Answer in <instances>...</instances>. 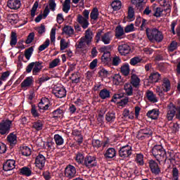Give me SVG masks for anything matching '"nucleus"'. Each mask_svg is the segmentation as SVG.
<instances>
[{"label": "nucleus", "instance_id": "54", "mask_svg": "<svg viewBox=\"0 0 180 180\" xmlns=\"http://www.w3.org/2000/svg\"><path fill=\"white\" fill-rule=\"evenodd\" d=\"M139 63H141V59L139 56H135L130 59L129 64L131 65H137Z\"/></svg>", "mask_w": 180, "mask_h": 180}, {"label": "nucleus", "instance_id": "64", "mask_svg": "<svg viewBox=\"0 0 180 180\" xmlns=\"http://www.w3.org/2000/svg\"><path fill=\"white\" fill-rule=\"evenodd\" d=\"M42 176H44L45 180L51 179V174H50V172H49V171L44 172L42 174Z\"/></svg>", "mask_w": 180, "mask_h": 180}, {"label": "nucleus", "instance_id": "50", "mask_svg": "<svg viewBox=\"0 0 180 180\" xmlns=\"http://www.w3.org/2000/svg\"><path fill=\"white\" fill-rule=\"evenodd\" d=\"M146 0H131L133 5H136L137 8H143V5L146 4Z\"/></svg>", "mask_w": 180, "mask_h": 180}, {"label": "nucleus", "instance_id": "26", "mask_svg": "<svg viewBox=\"0 0 180 180\" xmlns=\"http://www.w3.org/2000/svg\"><path fill=\"white\" fill-rule=\"evenodd\" d=\"M146 98L149 102H153V103H157L158 102V99H157V96L154 94V92L150 90L146 92Z\"/></svg>", "mask_w": 180, "mask_h": 180}, {"label": "nucleus", "instance_id": "52", "mask_svg": "<svg viewBox=\"0 0 180 180\" xmlns=\"http://www.w3.org/2000/svg\"><path fill=\"white\" fill-rule=\"evenodd\" d=\"M172 180H179V170L176 167H174L172 169Z\"/></svg>", "mask_w": 180, "mask_h": 180}, {"label": "nucleus", "instance_id": "14", "mask_svg": "<svg viewBox=\"0 0 180 180\" xmlns=\"http://www.w3.org/2000/svg\"><path fill=\"white\" fill-rule=\"evenodd\" d=\"M105 160H115L116 158V149L115 148H109L104 153Z\"/></svg>", "mask_w": 180, "mask_h": 180}, {"label": "nucleus", "instance_id": "39", "mask_svg": "<svg viewBox=\"0 0 180 180\" xmlns=\"http://www.w3.org/2000/svg\"><path fill=\"white\" fill-rule=\"evenodd\" d=\"M18 43V35H16V32H12L11 36L10 46L13 47V46H16Z\"/></svg>", "mask_w": 180, "mask_h": 180}, {"label": "nucleus", "instance_id": "33", "mask_svg": "<svg viewBox=\"0 0 180 180\" xmlns=\"http://www.w3.org/2000/svg\"><path fill=\"white\" fill-rule=\"evenodd\" d=\"M120 71L122 75H124V77H127V75L130 74V65H129V63H125L124 65L121 66Z\"/></svg>", "mask_w": 180, "mask_h": 180}, {"label": "nucleus", "instance_id": "60", "mask_svg": "<svg viewBox=\"0 0 180 180\" xmlns=\"http://www.w3.org/2000/svg\"><path fill=\"white\" fill-rule=\"evenodd\" d=\"M165 157H166V160H169V161H175V156L174 155V153H172V152H166V155H165Z\"/></svg>", "mask_w": 180, "mask_h": 180}, {"label": "nucleus", "instance_id": "25", "mask_svg": "<svg viewBox=\"0 0 180 180\" xmlns=\"http://www.w3.org/2000/svg\"><path fill=\"white\" fill-rule=\"evenodd\" d=\"M98 96L103 100L109 99L110 98V91L108 89H103L100 91Z\"/></svg>", "mask_w": 180, "mask_h": 180}, {"label": "nucleus", "instance_id": "4", "mask_svg": "<svg viewBox=\"0 0 180 180\" xmlns=\"http://www.w3.org/2000/svg\"><path fill=\"white\" fill-rule=\"evenodd\" d=\"M11 126H12V120L9 119L3 120L0 122V134L1 136H6L11 132Z\"/></svg>", "mask_w": 180, "mask_h": 180}, {"label": "nucleus", "instance_id": "18", "mask_svg": "<svg viewBox=\"0 0 180 180\" xmlns=\"http://www.w3.org/2000/svg\"><path fill=\"white\" fill-rule=\"evenodd\" d=\"M6 140L8 143H9L11 147H14L18 143V136L15 132H11L7 136Z\"/></svg>", "mask_w": 180, "mask_h": 180}, {"label": "nucleus", "instance_id": "53", "mask_svg": "<svg viewBox=\"0 0 180 180\" xmlns=\"http://www.w3.org/2000/svg\"><path fill=\"white\" fill-rule=\"evenodd\" d=\"M91 144L94 148H101L102 147V142L99 139H93Z\"/></svg>", "mask_w": 180, "mask_h": 180}, {"label": "nucleus", "instance_id": "36", "mask_svg": "<svg viewBox=\"0 0 180 180\" xmlns=\"http://www.w3.org/2000/svg\"><path fill=\"white\" fill-rule=\"evenodd\" d=\"M111 6L113 11H120L122 8V1L119 0H115L112 2Z\"/></svg>", "mask_w": 180, "mask_h": 180}, {"label": "nucleus", "instance_id": "1", "mask_svg": "<svg viewBox=\"0 0 180 180\" xmlns=\"http://www.w3.org/2000/svg\"><path fill=\"white\" fill-rule=\"evenodd\" d=\"M146 36L150 41H157L158 43H161L164 39V35H162V32H161L157 28H148L147 27L146 30Z\"/></svg>", "mask_w": 180, "mask_h": 180}, {"label": "nucleus", "instance_id": "12", "mask_svg": "<svg viewBox=\"0 0 180 180\" xmlns=\"http://www.w3.org/2000/svg\"><path fill=\"white\" fill-rule=\"evenodd\" d=\"M131 49L127 44H121L118 46V51L121 56H127L130 53Z\"/></svg>", "mask_w": 180, "mask_h": 180}, {"label": "nucleus", "instance_id": "15", "mask_svg": "<svg viewBox=\"0 0 180 180\" xmlns=\"http://www.w3.org/2000/svg\"><path fill=\"white\" fill-rule=\"evenodd\" d=\"M20 175H23V176H32L33 175V172L32 171V167L27 166H24L18 169Z\"/></svg>", "mask_w": 180, "mask_h": 180}, {"label": "nucleus", "instance_id": "7", "mask_svg": "<svg viewBox=\"0 0 180 180\" xmlns=\"http://www.w3.org/2000/svg\"><path fill=\"white\" fill-rule=\"evenodd\" d=\"M133 149L131 146L126 145L121 147L119 150L118 154L121 158H129L131 155Z\"/></svg>", "mask_w": 180, "mask_h": 180}, {"label": "nucleus", "instance_id": "62", "mask_svg": "<svg viewBox=\"0 0 180 180\" xmlns=\"http://www.w3.org/2000/svg\"><path fill=\"white\" fill-rule=\"evenodd\" d=\"M164 10L161 8V7L156 8V10L155 11V13L153 14V16H155V18H161V13L163 12Z\"/></svg>", "mask_w": 180, "mask_h": 180}, {"label": "nucleus", "instance_id": "40", "mask_svg": "<svg viewBox=\"0 0 180 180\" xmlns=\"http://www.w3.org/2000/svg\"><path fill=\"white\" fill-rule=\"evenodd\" d=\"M90 18L93 20H98V18H99V10H98V8H94L91 13H90Z\"/></svg>", "mask_w": 180, "mask_h": 180}, {"label": "nucleus", "instance_id": "2", "mask_svg": "<svg viewBox=\"0 0 180 180\" xmlns=\"http://www.w3.org/2000/svg\"><path fill=\"white\" fill-rule=\"evenodd\" d=\"M151 153L158 161H162L165 158V155H167V151L161 145L154 146L151 149Z\"/></svg>", "mask_w": 180, "mask_h": 180}, {"label": "nucleus", "instance_id": "59", "mask_svg": "<svg viewBox=\"0 0 180 180\" xmlns=\"http://www.w3.org/2000/svg\"><path fill=\"white\" fill-rule=\"evenodd\" d=\"M177 47H178V43H176V41H173L170 44V46H169L168 50L169 51L172 52V51H174V50H176Z\"/></svg>", "mask_w": 180, "mask_h": 180}, {"label": "nucleus", "instance_id": "29", "mask_svg": "<svg viewBox=\"0 0 180 180\" xmlns=\"http://www.w3.org/2000/svg\"><path fill=\"white\" fill-rule=\"evenodd\" d=\"M162 88L163 91L165 92H169V91H171V82L169 79L167 77H165L162 81Z\"/></svg>", "mask_w": 180, "mask_h": 180}, {"label": "nucleus", "instance_id": "41", "mask_svg": "<svg viewBox=\"0 0 180 180\" xmlns=\"http://www.w3.org/2000/svg\"><path fill=\"white\" fill-rule=\"evenodd\" d=\"M21 154L25 157H30L32 155V150L27 146H23L21 149Z\"/></svg>", "mask_w": 180, "mask_h": 180}, {"label": "nucleus", "instance_id": "31", "mask_svg": "<svg viewBox=\"0 0 180 180\" xmlns=\"http://www.w3.org/2000/svg\"><path fill=\"white\" fill-rule=\"evenodd\" d=\"M63 34H67V36L71 37L74 34V28L70 25H65V27L62 29Z\"/></svg>", "mask_w": 180, "mask_h": 180}, {"label": "nucleus", "instance_id": "16", "mask_svg": "<svg viewBox=\"0 0 180 180\" xmlns=\"http://www.w3.org/2000/svg\"><path fill=\"white\" fill-rule=\"evenodd\" d=\"M20 5H22L20 0H8L7 2V6L13 11L19 9V8H20Z\"/></svg>", "mask_w": 180, "mask_h": 180}, {"label": "nucleus", "instance_id": "44", "mask_svg": "<svg viewBox=\"0 0 180 180\" xmlns=\"http://www.w3.org/2000/svg\"><path fill=\"white\" fill-rule=\"evenodd\" d=\"M112 81L115 85H120L123 82V79H122V76L120 74H115L112 77Z\"/></svg>", "mask_w": 180, "mask_h": 180}, {"label": "nucleus", "instance_id": "48", "mask_svg": "<svg viewBox=\"0 0 180 180\" xmlns=\"http://www.w3.org/2000/svg\"><path fill=\"white\" fill-rule=\"evenodd\" d=\"M122 63V59H120V57L115 56L112 58V65L114 67H117L119 64Z\"/></svg>", "mask_w": 180, "mask_h": 180}, {"label": "nucleus", "instance_id": "10", "mask_svg": "<svg viewBox=\"0 0 180 180\" xmlns=\"http://www.w3.org/2000/svg\"><path fill=\"white\" fill-rule=\"evenodd\" d=\"M46 165V157L42 154H39L35 158V166L39 168V169H43L44 165Z\"/></svg>", "mask_w": 180, "mask_h": 180}, {"label": "nucleus", "instance_id": "23", "mask_svg": "<svg viewBox=\"0 0 180 180\" xmlns=\"http://www.w3.org/2000/svg\"><path fill=\"white\" fill-rule=\"evenodd\" d=\"M43 126H44V121L41 120H37V121L32 122V129H34V130L37 131L43 130Z\"/></svg>", "mask_w": 180, "mask_h": 180}, {"label": "nucleus", "instance_id": "5", "mask_svg": "<svg viewBox=\"0 0 180 180\" xmlns=\"http://www.w3.org/2000/svg\"><path fill=\"white\" fill-rule=\"evenodd\" d=\"M83 165L88 169L94 168V167H96L98 165V160L96 159V156L94 155H86Z\"/></svg>", "mask_w": 180, "mask_h": 180}, {"label": "nucleus", "instance_id": "56", "mask_svg": "<svg viewBox=\"0 0 180 180\" xmlns=\"http://www.w3.org/2000/svg\"><path fill=\"white\" fill-rule=\"evenodd\" d=\"M64 113V111L61 108H59L53 111L52 114L53 115V117H60V115H63Z\"/></svg>", "mask_w": 180, "mask_h": 180}, {"label": "nucleus", "instance_id": "63", "mask_svg": "<svg viewBox=\"0 0 180 180\" xmlns=\"http://www.w3.org/2000/svg\"><path fill=\"white\" fill-rule=\"evenodd\" d=\"M134 30V24L131 23L129 25H127L124 28L125 33H130Z\"/></svg>", "mask_w": 180, "mask_h": 180}, {"label": "nucleus", "instance_id": "22", "mask_svg": "<svg viewBox=\"0 0 180 180\" xmlns=\"http://www.w3.org/2000/svg\"><path fill=\"white\" fill-rule=\"evenodd\" d=\"M30 112L32 117H34V119H36V117L37 118L40 117L41 116L40 113H43V112H40L39 107L35 104L31 105Z\"/></svg>", "mask_w": 180, "mask_h": 180}, {"label": "nucleus", "instance_id": "45", "mask_svg": "<svg viewBox=\"0 0 180 180\" xmlns=\"http://www.w3.org/2000/svg\"><path fill=\"white\" fill-rule=\"evenodd\" d=\"M100 53H103V54H108L112 51V45L104 46L99 49Z\"/></svg>", "mask_w": 180, "mask_h": 180}, {"label": "nucleus", "instance_id": "43", "mask_svg": "<svg viewBox=\"0 0 180 180\" xmlns=\"http://www.w3.org/2000/svg\"><path fill=\"white\" fill-rule=\"evenodd\" d=\"M37 106L39 108V113H44V111L49 110V108H50V105H49V103L44 104V103L41 104V105L40 103H39Z\"/></svg>", "mask_w": 180, "mask_h": 180}, {"label": "nucleus", "instance_id": "55", "mask_svg": "<svg viewBox=\"0 0 180 180\" xmlns=\"http://www.w3.org/2000/svg\"><path fill=\"white\" fill-rule=\"evenodd\" d=\"M37 8H39V2L35 1L31 9L32 18H34V16H36V11H37Z\"/></svg>", "mask_w": 180, "mask_h": 180}, {"label": "nucleus", "instance_id": "28", "mask_svg": "<svg viewBox=\"0 0 180 180\" xmlns=\"http://www.w3.org/2000/svg\"><path fill=\"white\" fill-rule=\"evenodd\" d=\"M85 153L84 152H77L76 153L75 160L78 164H81L82 165H84V162L85 161Z\"/></svg>", "mask_w": 180, "mask_h": 180}, {"label": "nucleus", "instance_id": "51", "mask_svg": "<svg viewBox=\"0 0 180 180\" xmlns=\"http://www.w3.org/2000/svg\"><path fill=\"white\" fill-rule=\"evenodd\" d=\"M72 77H75V79L70 77L72 84H79L81 82V77L78 76V72L72 73Z\"/></svg>", "mask_w": 180, "mask_h": 180}, {"label": "nucleus", "instance_id": "34", "mask_svg": "<svg viewBox=\"0 0 180 180\" xmlns=\"http://www.w3.org/2000/svg\"><path fill=\"white\" fill-rule=\"evenodd\" d=\"M124 89L125 91V94L127 96H132L133 95V86L129 83L125 84L124 86Z\"/></svg>", "mask_w": 180, "mask_h": 180}, {"label": "nucleus", "instance_id": "58", "mask_svg": "<svg viewBox=\"0 0 180 180\" xmlns=\"http://www.w3.org/2000/svg\"><path fill=\"white\" fill-rule=\"evenodd\" d=\"M34 40V32H30L25 41L26 44H30Z\"/></svg>", "mask_w": 180, "mask_h": 180}, {"label": "nucleus", "instance_id": "3", "mask_svg": "<svg viewBox=\"0 0 180 180\" xmlns=\"http://www.w3.org/2000/svg\"><path fill=\"white\" fill-rule=\"evenodd\" d=\"M103 33V30H98L96 37H95V41L96 43H99V41H103L104 44H110V41H112V38L110 37V32H107L103 36L102 34Z\"/></svg>", "mask_w": 180, "mask_h": 180}, {"label": "nucleus", "instance_id": "32", "mask_svg": "<svg viewBox=\"0 0 180 180\" xmlns=\"http://www.w3.org/2000/svg\"><path fill=\"white\" fill-rule=\"evenodd\" d=\"M105 120L109 123H113L116 120V112L114 111L108 112L105 115Z\"/></svg>", "mask_w": 180, "mask_h": 180}, {"label": "nucleus", "instance_id": "13", "mask_svg": "<svg viewBox=\"0 0 180 180\" xmlns=\"http://www.w3.org/2000/svg\"><path fill=\"white\" fill-rule=\"evenodd\" d=\"M16 161L15 160H8L3 164V169L5 172L12 171V169H15Z\"/></svg>", "mask_w": 180, "mask_h": 180}, {"label": "nucleus", "instance_id": "46", "mask_svg": "<svg viewBox=\"0 0 180 180\" xmlns=\"http://www.w3.org/2000/svg\"><path fill=\"white\" fill-rule=\"evenodd\" d=\"M136 162L140 165H144V155L141 153L136 154Z\"/></svg>", "mask_w": 180, "mask_h": 180}, {"label": "nucleus", "instance_id": "11", "mask_svg": "<svg viewBox=\"0 0 180 180\" xmlns=\"http://www.w3.org/2000/svg\"><path fill=\"white\" fill-rule=\"evenodd\" d=\"M148 164L152 174H154L155 175L160 174L161 169H160V166H158V163L155 162V160H151L149 161Z\"/></svg>", "mask_w": 180, "mask_h": 180}, {"label": "nucleus", "instance_id": "35", "mask_svg": "<svg viewBox=\"0 0 180 180\" xmlns=\"http://www.w3.org/2000/svg\"><path fill=\"white\" fill-rule=\"evenodd\" d=\"M124 34V30L122 25H118L115 29V37L120 39Z\"/></svg>", "mask_w": 180, "mask_h": 180}, {"label": "nucleus", "instance_id": "17", "mask_svg": "<svg viewBox=\"0 0 180 180\" xmlns=\"http://www.w3.org/2000/svg\"><path fill=\"white\" fill-rule=\"evenodd\" d=\"M161 79V75L158 72H153L150 73L148 81L150 84H157Z\"/></svg>", "mask_w": 180, "mask_h": 180}, {"label": "nucleus", "instance_id": "61", "mask_svg": "<svg viewBox=\"0 0 180 180\" xmlns=\"http://www.w3.org/2000/svg\"><path fill=\"white\" fill-rule=\"evenodd\" d=\"M122 98H123V95L120 94H115L112 96V99H111V102H113L114 103H116L117 99H122Z\"/></svg>", "mask_w": 180, "mask_h": 180}, {"label": "nucleus", "instance_id": "21", "mask_svg": "<svg viewBox=\"0 0 180 180\" xmlns=\"http://www.w3.org/2000/svg\"><path fill=\"white\" fill-rule=\"evenodd\" d=\"M43 70V62L35 61L34 62V67L32 69V75H37L40 71Z\"/></svg>", "mask_w": 180, "mask_h": 180}, {"label": "nucleus", "instance_id": "49", "mask_svg": "<svg viewBox=\"0 0 180 180\" xmlns=\"http://www.w3.org/2000/svg\"><path fill=\"white\" fill-rule=\"evenodd\" d=\"M34 49L33 46L30 47L29 49L25 50V57L27 60H30V57H32V54H33Z\"/></svg>", "mask_w": 180, "mask_h": 180}, {"label": "nucleus", "instance_id": "37", "mask_svg": "<svg viewBox=\"0 0 180 180\" xmlns=\"http://www.w3.org/2000/svg\"><path fill=\"white\" fill-rule=\"evenodd\" d=\"M53 139L56 146H63L64 144V139L60 134H55Z\"/></svg>", "mask_w": 180, "mask_h": 180}, {"label": "nucleus", "instance_id": "9", "mask_svg": "<svg viewBox=\"0 0 180 180\" xmlns=\"http://www.w3.org/2000/svg\"><path fill=\"white\" fill-rule=\"evenodd\" d=\"M52 94L55 95L56 98H65L67 96V90L64 87H54L52 91Z\"/></svg>", "mask_w": 180, "mask_h": 180}, {"label": "nucleus", "instance_id": "19", "mask_svg": "<svg viewBox=\"0 0 180 180\" xmlns=\"http://www.w3.org/2000/svg\"><path fill=\"white\" fill-rule=\"evenodd\" d=\"M77 22H79V25H81L82 27L84 29H87L89 26V21H88V19L85 18L81 14L77 15Z\"/></svg>", "mask_w": 180, "mask_h": 180}, {"label": "nucleus", "instance_id": "8", "mask_svg": "<svg viewBox=\"0 0 180 180\" xmlns=\"http://www.w3.org/2000/svg\"><path fill=\"white\" fill-rule=\"evenodd\" d=\"M64 175L68 179H72L77 176V169L73 165H69L65 168Z\"/></svg>", "mask_w": 180, "mask_h": 180}, {"label": "nucleus", "instance_id": "24", "mask_svg": "<svg viewBox=\"0 0 180 180\" xmlns=\"http://www.w3.org/2000/svg\"><path fill=\"white\" fill-rule=\"evenodd\" d=\"M33 77H27L21 83V88H29L30 86H32V85H33Z\"/></svg>", "mask_w": 180, "mask_h": 180}, {"label": "nucleus", "instance_id": "27", "mask_svg": "<svg viewBox=\"0 0 180 180\" xmlns=\"http://www.w3.org/2000/svg\"><path fill=\"white\" fill-rule=\"evenodd\" d=\"M110 61H112V58H110V53H107L106 54L103 53L101 56V62L105 65H110Z\"/></svg>", "mask_w": 180, "mask_h": 180}, {"label": "nucleus", "instance_id": "30", "mask_svg": "<svg viewBox=\"0 0 180 180\" xmlns=\"http://www.w3.org/2000/svg\"><path fill=\"white\" fill-rule=\"evenodd\" d=\"M131 84L134 88H139L140 86V78H139L137 75L133 74L131 76Z\"/></svg>", "mask_w": 180, "mask_h": 180}, {"label": "nucleus", "instance_id": "57", "mask_svg": "<svg viewBox=\"0 0 180 180\" xmlns=\"http://www.w3.org/2000/svg\"><path fill=\"white\" fill-rule=\"evenodd\" d=\"M60 58H55L49 63V68H56L60 63Z\"/></svg>", "mask_w": 180, "mask_h": 180}, {"label": "nucleus", "instance_id": "20", "mask_svg": "<svg viewBox=\"0 0 180 180\" xmlns=\"http://www.w3.org/2000/svg\"><path fill=\"white\" fill-rule=\"evenodd\" d=\"M147 117L152 119V120H157L158 117L160 116V110L157 108H154L153 110H150L146 113Z\"/></svg>", "mask_w": 180, "mask_h": 180}, {"label": "nucleus", "instance_id": "6", "mask_svg": "<svg viewBox=\"0 0 180 180\" xmlns=\"http://www.w3.org/2000/svg\"><path fill=\"white\" fill-rule=\"evenodd\" d=\"M153 136V130L150 128L141 129L138 131L136 139L138 140H146Z\"/></svg>", "mask_w": 180, "mask_h": 180}, {"label": "nucleus", "instance_id": "38", "mask_svg": "<svg viewBox=\"0 0 180 180\" xmlns=\"http://www.w3.org/2000/svg\"><path fill=\"white\" fill-rule=\"evenodd\" d=\"M94 36V32L91 30H86L85 39L86 44H89L92 41V37Z\"/></svg>", "mask_w": 180, "mask_h": 180}, {"label": "nucleus", "instance_id": "47", "mask_svg": "<svg viewBox=\"0 0 180 180\" xmlns=\"http://www.w3.org/2000/svg\"><path fill=\"white\" fill-rule=\"evenodd\" d=\"M50 46V39H46V41L44 42V44H41L39 46L38 50L39 51H44V50H46L47 47Z\"/></svg>", "mask_w": 180, "mask_h": 180}, {"label": "nucleus", "instance_id": "42", "mask_svg": "<svg viewBox=\"0 0 180 180\" xmlns=\"http://www.w3.org/2000/svg\"><path fill=\"white\" fill-rule=\"evenodd\" d=\"M127 19L130 22H133V20H134V8L132 6H129L128 8Z\"/></svg>", "mask_w": 180, "mask_h": 180}]
</instances>
